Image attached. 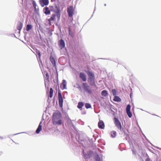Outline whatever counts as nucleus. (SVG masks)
Segmentation results:
<instances>
[{"label": "nucleus", "instance_id": "nucleus-1", "mask_svg": "<svg viewBox=\"0 0 161 161\" xmlns=\"http://www.w3.org/2000/svg\"><path fill=\"white\" fill-rule=\"evenodd\" d=\"M62 118L61 114L59 112L54 113L52 119L53 124L54 125H61L63 123Z\"/></svg>", "mask_w": 161, "mask_h": 161}, {"label": "nucleus", "instance_id": "nucleus-2", "mask_svg": "<svg viewBox=\"0 0 161 161\" xmlns=\"http://www.w3.org/2000/svg\"><path fill=\"white\" fill-rule=\"evenodd\" d=\"M86 72L88 76V81L91 86H96L95 82V75L93 72L91 71H86Z\"/></svg>", "mask_w": 161, "mask_h": 161}, {"label": "nucleus", "instance_id": "nucleus-3", "mask_svg": "<svg viewBox=\"0 0 161 161\" xmlns=\"http://www.w3.org/2000/svg\"><path fill=\"white\" fill-rule=\"evenodd\" d=\"M84 90L89 94H92V91L90 87L86 83H83L82 84Z\"/></svg>", "mask_w": 161, "mask_h": 161}, {"label": "nucleus", "instance_id": "nucleus-4", "mask_svg": "<svg viewBox=\"0 0 161 161\" xmlns=\"http://www.w3.org/2000/svg\"><path fill=\"white\" fill-rule=\"evenodd\" d=\"M84 90L89 94H92V91L90 87L86 83H83L82 84Z\"/></svg>", "mask_w": 161, "mask_h": 161}, {"label": "nucleus", "instance_id": "nucleus-5", "mask_svg": "<svg viewBox=\"0 0 161 161\" xmlns=\"http://www.w3.org/2000/svg\"><path fill=\"white\" fill-rule=\"evenodd\" d=\"M58 96L59 99V105L60 107H62L63 105V100L61 91L59 89L58 90Z\"/></svg>", "mask_w": 161, "mask_h": 161}, {"label": "nucleus", "instance_id": "nucleus-6", "mask_svg": "<svg viewBox=\"0 0 161 161\" xmlns=\"http://www.w3.org/2000/svg\"><path fill=\"white\" fill-rule=\"evenodd\" d=\"M74 11V10L72 6H71L67 8V12L69 17H70L73 16Z\"/></svg>", "mask_w": 161, "mask_h": 161}, {"label": "nucleus", "instance_id": "nucleus-7", "mask_svg": "<svg viewBox=\"0 0 161 161\" xmlns=\"http://www.w3.org/2000/svg\"><path fill=\"white\" fill-rule=\"evenodd\" d=\"M114 120L115 126L118 129L121 130L122 128L121 123L119 122V119L116 118L114 117Z\"/></svg>", "mask_w": 161, "mask_h": 161}, {"label": "nucleus", "instance_id": "nucleus-8", "mask_svg": "<svg viewBox=\"0 0 161 161\" xmlns=\"http://www.w3.org/2000/svg\"><path fill=\"white\" fill-rule=\"evenodd\" d=\"M40 4L41 6L43 7L47 5L49 3V0H40Z\"/></svg>", "mask_w": 161, "mask_h": 161}, {"label": "nucleus", "instance_id": "nucleus-9", "mask_svg": "<svg viewBox=\"0 0 161 161\" xmlns=\"http://www.w3.org/2000/svg\"><path fill=\"white\" fill-rule=\"evenodd\" d=\"M55 8L56 10L55 13L56 14V16L58 19H59L60 16V8L58 7L57 5H55Z\"/></svg>", "mask_w": 161, "mask_h": 161}, {"label": "nucleus", "instance_id": "nucleus-10", "mask_svg": "<svg viewBox=\"0 0 161 161\" xmlns=\"http://www.w3.org/2000/svg\"><path fill=\"white\" fill-rule=\"evenodd\" d=\"M58 45L59 47L61 49H62L65 47V43L64 40L62 39H60L58 41Z\"/></svg>", "mask_w": 161, "mask_h": 161}, {"label": "nucleus", "instance_id": "nucleus-11", "mask_svg": "<svg viewBox=\"0 0 161 161\" xmlns=\"http://www.w3.org/2000/svg\"><path fill=\"white\" fill-rule=\"evenodd\" d=\"M50 59L51 62L52 64L55 67L56 69V61L54 58V57L52 56L51 55L50 57Z\"/></svg>", "mask_w": 161, "mask_h": 161}, {"label": "nucleus", "instance_id": "nucleus-12", "mask_svg": "<svg viewBox=\"0 0 161 161\" xmlns=\"http://www.w3.org/2000/svg\"><path fill=\"white\" fill-rule=\"evenodd\" d=\"M98 126L99 128L104 129L105 127L104 123L102 120H100L98 123Z\"/></svg>", "mask_w": 161, "mask_h": 161}, {"label": "nucleus", "instance_id": "nucleus-13", "mask_svg": "<svg viewBox=\"0 0 161 161\" xmlns=\"http://www.w3.org/2000/svg\"><path fill=\"white\" fill-rule=\"evenodd\" d=\"M80 77L82 79V80L85 82L86 80V77L83 73L80 72Z\"/></svg>", "mask_w": 161, "mask_h": 161}, {"label": "nucleus", "instance_id": "nucleus-14", "mask_svg": "<svg viewBox=\"0 0 161 161\" xmlns=\"http://www.w3.org/2000/svg\"><path fill=\"white\" fill-rule=\"evenodd\" d=\"M92 154L93 152L92 151H90L87 154H85L84 156L85 158H89L92 157Z\"/></svg>", "mask_w": 161, "mask_h": 161}, {"label": "nucleus", "instance_id": "nucleus-15", "mask_svg": "<svg viewBox=\"0 0 161 161\" xmlns=\"http://www.w3.org/2000/svg\"><path fill=\"white\" fill-rule=\"evenodd\" d=\"M43 10H45V11L44 12V13L46 15H49L50 14V11L49 10V8L47 7H46L43 8Z\"/></svg>", "mask_w": 161, "mask_h": 161}, {"label": "nucleus", "instance_id": "nucleus-16", "mask_svg": "<svg viewBox=\"0 0 161 161\" xmlns=\"http://www.w3.org/2000/svg\"><path fill=\"white\" fill-rule=\"evenodd\" d=\"M41 124L42 122H41L39 125L38 128L36 130V133L37 134L39 133L42 129V125Z\"/></svg>", "mask_w": 161, "mask_h": 161}, {"label": "nucleus", "instance_id": "nucleus-17", "mask_svg": "<svg viewBox=\"0 0 161 161\" xmlns=\"http://www.w3.org/2000/svg\"><path fill=\"white\" fill-rule=\"evenodd\" d=\"M23 26V24L22 23L19 22L17 24V29L19 31H20L22 29Z\"/></svg>", "mask_w": 161, "mask_h": 161}, {"label": "nucleus", "instance_id": "nucleus-18", "mask_svg": "<svg viewBox=\"0 0 161 161\" xmlns=\"http://www.w3.org/2000/svg\"><path fill=\"white\" fill-rule=\"evenodd\" d=\"M113 100L115 102H120L121 101V99L118 96H114Z\"/></svg>", "mask_w": 161, "mask_h": 161}, {"label": "nucleus", "instance_id": "nucleus-19", "mask_svg": "<svg viewBox=\"0 0 161 161\" xmlns=\"http://www.w3.org/2000/svg\"><path fill=\"white\" fill-rule=\"evenodd\" d=\"M62 84L63 85V90L64 89H67L66 88V85H67V83L66 82L65 80H63L62 81Z\"/></svg>", "mask_w": 161, "mask_h": 161}, {"label": "nucleus", "instance_id": "nucleus-20", "mask_svg": "<svg viewBox=\"0 0 161 161\" xmlns=\"http://www.w3.org/2000/svg\"><path fill=\"white\" fill-rule=\"evenodd\" d=\"M101 94L103 96L106 97L108 95V93L106 90H103Z\"/></svg>", "mask_w": 161, "mask_h": 161}, {"label": "nucleus", "instance_id": "nucleus-21", "mask_svg": "<svg viewBox=\"0 0 161 161\" xmlns=\"http://www.w3.org/2000/svg\"><path fill=\"white\" fill-rule=\"evenodd\" d=\"M32 28V26L31 25L28 24L26 27V30L27 31H29Z\"/></svg>", "mask_w": 161, "mask_h": 161}, {"label": "nucleus", "instance_id": "nucleus-22", "mask_svg": "<svg viewBox=\"0 0 161 161\" xmlns=\"http://www.w3.org/2000/svg\"><path fill=\"white\" fill-rule=\"evenodd\" d=\"M83 103L82 102H79L78 103V105H77V108L79 109H80L82 108L83 106Z\"/></svg>", "mask_w": 161, "mask_h": 161}, {"label": "nucleus", "instance_id": "nucleus-23", "mask_svg": "<svg viewBox=\"0 0 161 161\" xmlns=\"http://www.w3.org/2000/svg\"><path fill=\"white\" fill-rule=\"evenodd\" d=\"M53 88H50L49 92V97L51 98L53 97Z\"/></svg>", "mask_w": 161, "mask_h": 161}, {"label": "nucleus", "instance_id": "nucleus-24", "mask_svg": "<svg viewBox=\"0 0 161 161\" xmlns=\"http://www.w3.org/2000/svg\"><path fill=\"white\" fill-rule=\"evenodd\" d=\"M117 90L116 89H113L112 90V92L113 95L114 96H116L117 95Z\"/></svg>", "mask_w": 161, "mask_h": 161}, {"label": "nucleus", "instance_id": "nucleus-25", "mask_svg": "<svg viewBox=\"0 0 161 161\" xmlns=\"http://www.w3.org/2000/svg\"><path fill=\"white\" fill-rule=\"evenodd\" d=\"M85 106L86 109H88L91 108V105L89 103H86L85 104Z\"/></svg>", "mask_w": 161, "mask_h": 161}, {"label": "nucleus", "instance_id": "nucleus-26", "mask_svg": "<svg viewBox=\"0 0 161 161\" xmlns=\"http://www.w3.org/2000/svg\"><path fill=\"white\" fill-rule=\"evenodd\" d=\"M116 132L115 131H112L111 132V136L112 137H114L116 136Z\"/></svg>", "mask_w": 161, "mask_h": 161}, {"label": "nucleus", "instance_id": "nucleus-27", "mask_svg": "<svg viewBox=\"0 0 161 161\" xmlns=\"http://www.w3.org/2000/svg\"><path fill=\"white\" fill-rule=\"evenodd\" d=\"M68 31L69 32V35L72 37H73V36L72 35V32H71V28L70 27H69L68 28Z\"/></svg>", "mask_w": 161, "mask_h": 161}, {"label": "nucleus", "instance_id": "nucleus-28", "mask_svg": "<svg viewBox=\"0 0 161 161\" xmlns=\"http://www.w3.org/2000/svg\"><path fill=\"white\" fill-rule=\"evenodd\" d=\"M95 159L96 161H101L100 158L98 154L96 156Z\"/></svg>", "mask_w": 161, "mask_h": 161}, {"label": "nucleus", "instance_id": "nucleus-29", "mask_svg": "<svg viewBox=\"0 0 161 161\" xmlns=\"http://www.w3.org/2000/svg\"><path fill=\"white\" fill-rule=\"evenodd\" d=\"M126 113L128 115V116L130 117L131 118L132 116V114L131 112V111H126Z\"/></svg>", "mask_w": 161, "mask_h": 161}, {"label": "nucleus", "instance_id": "nucleus-30", "mask_svg": "<svg viewBox=\"0 0 161 161\" xmlns=\"http://www.w3.org/2000/svg\"><path fill=\"white\" fill-rule=\"evenodd\" d=\"M76 87L80 91H82V89L81 86H80L79 84L78 83H76Z\"/></svg>", "mask_w": 161, "mask_h": 161}, {"label": "nucleus", "instance_id": "nucleus-31", "mask_svg": "<svg viewBox=\"0 0 161 161\" xmlns=\"http://www.w3.org/2000/svg\"><path fill=\"white\" fill-rule=\"evenodd\" d=\"M126 111H130V104H128L126 108Z\"/></svg>", "mask_w": 161, "mask_h": 161}, {"label": "nucleus", "instance_id": "nucleus-32", "mask_svg": "<svg viewBox=\"0 0 161 161\" xmlns=\"http://www.w3.org/2000/svg\"><path fill=\"white\" fill-rule=\"evenodd\" d=\"M32 4L34 8L36 7V2L35 1H33L32 2Z\"/></svg>", "mask_w": 161, "mask_h": 161}, {"label": "nucleus", "instance_id": "nucleus-33", "mask_svg": "<svg viewBox=\"0 0 161 161\" xmlns=\"http://www.w3.org/2000/svg\"><path fill=\"white\" fill-rule=\"evenodd\" d=\"M55 16H56L55 14H53V16L50 18V19L51 20H53L55 19Z\"/></svg>", "mask_w": 161, "mask_h": 161}, {"label": "nucleus", "instance_id": "nucleus-34", "mask_svg": "<svg viewBox=\"0 0 161 161\" xmlns=\"http://www.w3.org/2000/svg\"><path fill=\"white\" fill-rule=\"evenodd\" d=\"M35 10L36 13L37 14H39V9L38 8L37 9L36 8V7L35 8H34Z\"/></svg>", "mask_w": 161, "mask_h": 161}, {"label": "nucleus", "instance_id": "nucleus-35", "mask_svg": "<svg viewBox=\"0 0 161 161\" xmlns=\"http://www.w3.org/2000/svg\"><path fill=\"white\" fill-rule=\"evenodd\" d=\"M46 75L47 77V80H49V75L48 73L47 72L46 73Z\"/></svg>", "mask_w": 161, "mask_h": 161}, {"label": "nucleus", "instance_id": "nucleus-36", "mask_svg": "<svg viewBox=\"0 0 161 161\" xmlns=\"http://www.w3.org/2000/svg\"><path fill=\"white\" fill-rule=\"evenodd\" d=\"M36 53L38 54V55L39 56V57H41V53L39 51H38L37 52H36Z\"/></svg>", "mask_w": 161, "mask_h": 161}, {"label": "nucleus", "instance_id": "nucleus-37", "mask_svg": "<svg viewBox=\"0 0 161 161\" xmlns=\"http://www.w3.org/2000/svg\"><path fill=\"white\" fill-rule=\"evenodd\" d=\"M146 161H150V160L149 158H147L146 160Z\"/></svg>", "mask_w": 161, "mask_h": 161}, {"label": "nucleus", "instance_id": "nucleus-38", "mask_svg": "<svg viewBox=\"0 0 161 161\" xmlns=\"http://www.w3.org/2000/svg\"><path fill=\"white\" fill-rule=\"evenodd\" d=\"M130 98H131V97H132V94H131V93H130Z\"/></svg>", "mask_w": 161, "mask_h": 161}, {"label": "nucleus", "instance_id": "nucleus-39", "mask_svg": "<svg viewBox=\"0 0 161 161\" xmlns=\"http://www.w3.org/2000/svg\"><path fill=\"white\" fill-rule=\"evenodd\" d=\"M59 29L60 31H61V28L60 26H59Z\"/></svg>", "mask_w": 161, "mask_h": 161}, {"label": "nucleus", "instance_id": "nucleus-40", "mask_svg": "<svg viewBox=\"0 0 161 161\" xmlns=\"http://www.w3.org/2000/svg\"><path fill=\"white\" fill-rule=\"evenodd\" d=\"M58 74L57 73V81H58Z\"/></svg>", "mask_w": 161, "mask_h": 161}, {"label": "nucleus", "instance_id": "nucleus-41", "mask_svg": "<svg viewBox=\"0 0 161 161\" xmlns=\"http://www.w3.org/2000/svg\"><path fill=\"white\" fill-rule=\"evenodd\" d=\"M104 6H106V4H104Z\"/></svg>", "mask_w": 161, "mask_h": 161}, {"label": "nucleus", "instance_id": "nucleus-42", "mask_svg": "<svg viewBox=\"0 0 161 161\" xmlns=\"http://www.w3.org/2000/svg\"><path fill=\"white\" fill-rule=\"evenodd\" d=\"M141 110H142V111H144L142 109H140Z\"/></svg>", "mask_w": 161, "mask_h": 161}, {"label": "nucleus", "instance_id": "nucleus-43", "mask_svg": "<svg viewBox=\"0 0 161 161\" xmlns=\"http://www.w3.org/2000/svg\"><path fill=\"white\" fill-rule=\"evenodd\" d=\"M132 109H133L134 110V107Z\"/></svg>", "mask_w": 161, "mask_h": 161}, {"label": "nucleus", "instance_id": "nucleus-44", "mask_svg": "<svg viewBox=\"0 0 161 161\" xmlns=\"http://www.w3.org/2000/svg\"><path fill=\"white\" fill-rule=\"evenodd\" d=\"M95 11V10H94V11ZM94 13V12H93V13Z\"/></svg>", "mask_w": 161, "mask_h": 161}]
</instances>
